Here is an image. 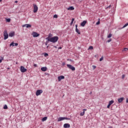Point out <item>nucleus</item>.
I'll use <instances>...</instances> for the list:
<instances>
[{
  "label": "nucleus",
  "instance_id": "1",
  "mask_svg": "<svg viewBox=\"0 0 128 128\" xmlns=\"http://www.w3.org/2000/svg\"><path fill=\"white\" fill-rule=\"evenodd\" d=\"M52 36V34H49L48 36V38H49L48 40L50 41V42H53L54 44V42H56L58 40V36H54V37L50 38Z\"/></svg>",
  "mask_w": 128,
  "mask_h": 128
},
{
  "label": "nucleus",
  "instance_id": "2",
  "mask_svg": "<svg viewBox=\"0 0 128 128\" xmlns=\"http://www.w3.org/2000/svg\"><path fill=\"white\" fill-rule=\"evenodd\" d=\"M4 40H8V31L6 30H5L4 32Z\"/></svg>",
  "mask_w": 128,
  "mask_h": 128
},
{
  "label": "nucleus",
  "instance_id": "3",
  "mask_svg": "<svg viewBox=\"0 0 128 128\" xmlns=\"http://www.w3.org/2000/svg\"><path fill=\"white\" fill-rule=\"evenodd\" d=\"M33 6H34V12L36 13V12H38V6H36V4H33Z\"/></svg>",
  "mask_w": 128,
  "mask_h": 128
},
{
  "label": "nucleus",
  "instance_id": "4",
  "mask_svg": "<svg viewBox=\"0 0 128 128\" xmlns=\"http://www.w3.org/2000/svg\"><path fill=\"white\" fill-rule=\"evenodd\" d=\"M67 67L72 71L76 70V68L70 64H67Z\"/></svg>",
  "mask_w": 128,
  "mask_h": 128
},
{
  "label": "nucleus",
  "instance_id": "5",
  "mask_svg": "<svg viewBox=\"0 0 128 128\" xmlns=\"http://www.w3.org/2000/svg\"><path fill=\"white\" fill-rule=\"evenodd\" d=\"M20 70L21 72H26L27 70L26 68H24V66H21L20 67Z\"/></svg>",
  "mask_w": 128,
  "mask_h": 128
},
{
  "label": "nucleus",
  "instance_id": "6",
  "mask_svg": "<svg viewBox=\"0 0 128 128\" xmlns=\"http://www.w3.org/2000/svg\"><path fill=\"white\" fill-rule=\"evenodd\" d=\"M42 94V90H38L36 92V96H40V94Z\"/></svg>",
  "mask_w": 128,
  "mask_h": 128
},
{
  "label": "nucleus",
  "instance_id": "7",
  "mask_svg": "<svg viewBox=\"0 0 128 128\" xmlns=\"http://www.w3.org/2000/svg\"><path fill=\"white\" fill-rule=\"evenodd\" d=\"M32 36L34 38H38V36H40V34H38L36 32H33Z\"/></svg>",
  "mask_w": 128,
  "mask_h": 128
},
{
  "label": "nucleus",
  "instance_id": "8",
  "mask_svg": "<svg viewBox=\"0 0 128 128\" xmlns=\"http://www.w3.org/2000/svg\"><path fill=\"white\" fill-rule=\"evenodd\" d=\"M18 46V43H14V42H12L11 44H10V46Z\"/></svg>",
  "mask_w": 128,
  "mask_h": 128
},
{
  "label": "nucleus",
  "instance_id": "9",
  "mask_svg": "<svg viewBox=\"0 0 128 128\" xmlns=\"http://www.w3.org/2000/svg\"><path fill=\"white\" fill-rule=\"evenodd\" d=\"M62 80H64V76H58V82H60Z\"/></svg>",
  "mask_w": 128,
  "mask_h": 128
},
{
  "label": "nucleus",
  "instance_id": "10",
  "mask_svg": "<svg viewBox=\"0 0 128 128\" xmlns=\"http://www.w3.org/2000/svg\"><path fill=\"white\" fill-rule=\"evenodd\" d=\"M25 26L27 28H32V25L30 24H24L22 25L23 28H24Z\"/></svg>",
  "mask_w": 128,
  "mask_h": 128
},
{
  "label": "nucleus",
  "instance_id": "11",
  "mask_svg": "<svg viewBox=\"0 0 128 128\" xmlns=\"http://www.w3.org/2000/svg\"><path fill=\"white\" fill-rule=\"evenodd\" d=\"M8 36L10 38H12V36H14V32H10L8 34Z\"/></svg>",
  "mask_w": 128,
  "mask_h": 128
},
{
  "label": "nucleus",
  "instance_id": "12",
  "mask_svg": "<svg viewBox=\"0 0 128 128\" xmlns=\"http://www.w3.org/2000/svg\"><path fill=\"white\" fill-rule=\"evenodd\" d=\"M46 42L45 44L46 46H48V43L50 42V40H50V37L46 38Z\"/></svg>",
  "mask_w": 128,
  "mask_h": 128
},
{
  "label": "nucleus",
  "instance_id": "13",
  "mask_svg": "<svg viewBox=\"0 0 128 128\" xmlns=\"http://www.w3.org/2000/svg\"><path fill=\"white\" fill-rule=\"evenodd\" d=\"M66 120V117H60L58 118V122H62V120Z\"/></svg>",
  "mask_w": 128,
  "mask_h": 128
},
{
  "label": "nucleus",
  "instance_id": "14",
  "mask_svg": "<svg viewBox=\"0 0 128 128\" xmlns=\"http://www.w3.org/2000/svg\"><path fill=\"white\" fill-rule=\"evenodd\" d=\"M64 128H70V125L68 124H64Z\"/></svg>",
  "mask_w": 128,
  "mask_h": 128
},
{
  "label": "nucleus",
  "instance_id": "15",
  "mask_svg": "<svg viewBox=\"0 0 128 128\" xmlns=\"http://www.w3.org/2000/svg\"><path fill=\"white\" fill-rule=\"evenodd\" d=\"M86 24V20H84L82 22L80 23L81 26H84Z\"/></svg>",
  "mask_w": 128,
  "mask_h": 128
},
{
  "label": "nucleus",
  "instance_id": "16",
  "mask_svg": "<svg viewBox=\"0 0 128 128\" xmlns=\"http://www.w3.org/2000/svg\"><path fill=\"white\" fill-rule=\"evenodd\" d=\"M124 100V97L119 98L118 99V102H119V103L122 102V101Z\"/></svg>",
  "mask_w": 128,
  "mask_h": 128
},
{
  "label": "nucleus",
  "instance_id": "17",
  "mask_svg": "<svg viewBox=\"0 0 128 128\" xmlns=\"http://www.w3.org/2000/svg\"><path fill=\"white\" fill-rule=\"evenodd\" d=\"M68 10H74V8L72 6H70L67 8Z\"/></svg>",
  "mask_w": 128,
  "mask_h": 128
},
{
  "label": "nucleus",
  "instance_id": "18",
  "mask_svg": "<svg viewBox=\"0 0 128 128\" xmlns=\"http://www.w3.org/2000/svg\"><path fill=\"white\" fill-rule=\"evenodd\" d=\"M46 70H48V68L46 67H42L41 68V70H42V72H46Z\"/></svg>",
  "mask_w": 128,
  "mask_h": 128
},
{
  "label": "nucleus",
  "instance_id": "19",
  "mask_svg": "<svg viewBox=\"0 0 128 128\" xmlns=\"http://www.w3.org/2000/svg\"><path fill=\"white\" fill-rule=\"evenodd\" d=\"M76 32H77V34H80V31L78 28H76Z\"/></svg>",
  "mask_w": 128,
  "mask_h": 128
},
{
  "label": "nucleus",
  "instance_id": "20",
  "mask_svg": "<svg viewBox=\"0 0 128 128\" xmlns=\"http://www.w3.org/2000/svg\"><path fill=\"white\" fill-rule=\"evenodd\" d=\"M74 18H72V22L70 23V26H72V24H74Z\"/></svg>",
  "mask_w": 128,
  "mask_h": 128
},
{
  "label": "nucleus",
  "instance_id": "21",
  "mask_svg": "<svg viewBox=\"0 0 128 128\" xmlns=\"http://www.w3.org/2000/svg\"><path fill=\"white\" fill-rule=\"evenodd\" d=\"M114 100H110L108 104H110V106H112V104H114Z\"/></svg>",
  "mask_w": 128,
  "mask_h": 128
},
{
  "label": "nucleus",
  "instance_id": "22",
  "mask_svg": "<svg viewBox=\"0 0 128 128\" xmlns=\"http://www.w3.org/2000/svg\"><path fill=\"white\" fill-rule=\"evenodd\" d=\"M84 112H85L84 111H83L82 112H81L80 113V116H84Z\"/></svg>",
  "mask_w": 128,
  "mask_h": 128
},
{
  "label": "nucleus",
  "instance_id": "23",
  "mask_svg": "<svg viewBox=\"0 0 128 128\" xmlns=\"http://www.w3.org/2000/svg\"><path fill=\"white\" fill-rule=\"evenodd\" d=\"M46 120H48V117L45 116L42 118V122H44Z\"/></svg>",
  "mask_w": 128,
  "mask_h": 128
},
{
  "label": "nucleus",
  "instance_id": "24",
  "mask_svg": "<svg viewBox=\"0 0 128 128\" xmlns=\"http://www.w3.org/2000/svg\"><path fill=\"white\" fill-rule=\"evenodd\" d=\"M128 26V23L126 24L122 28H126V26Z\"/></svg>",
  "mask_w": 128,
  "mask_h": 128
},
{
  "label": "nucleus",
  "instance_id": "25",
  "mask_svg": "<svg viewBox=\"0 0 128 128\" xmlns=\"http://www.w3.org/2000/svg\"><path fill=\"white\" fill-rule=\"evenodd\" d=\"M44 56H45V58H46V56H48V54L46 52L44 53Z\"/></svg>",
  "mask_w": 128,
  "mask_h": 128
},
{
  "label": "nucleus",
  "instance_id": "26",
  "mask_svg": "<svg viewBox=\"0 0 128 128\" xmlns=\"http://www.w3.org/2000/svg\"><path fill=\"white\" fill-rule=\"evenodd\" d=\"M4 110H7L8 109V106L6 104H5L4 106Z\"/></svg>",
  "mask_w": 128,
  "mask_h": 128
},
{
  "label": "nucleus",
  "instance_id": "27",
  "mask_svg": "<svg viewBox=\"0 0 128 128\" xmlns=\"http://www.w3.org/2000/svg\"><path fill=\"white\" fill-rule=\"evenodd\" d=\"M6 22H10V18H6Z\"/></svg>",
  "mask_w": 128,
  "mask_h": 128
},
{
  "label": "nucleus",
  "instance_id": "28",
  "mask_svg": "<svg viewBox=\"0 0 128 128\" xmlns=\"http://www.w3.org/2000/svg\"><path fill=\"white\" fill-rule=\"evenodd\" d=\"M112 34H110L108 35V38H112Z\"/></svg>",
  "mask_w": 128,
  "mask_h": 128
},
{
  "label": "nucleus",
  "instance_id": "29",
  "mask_svg": "<svg viewBox=\"0 0 128 128\" xmlns=\"http://www.w3.org/2000/svg\"><path fill=\"white\" fill-rule=\"evenodd\" d=\"M88 50H94V47L92 46H90Z\"/></svg>",
  "mask_w": 128,
  "mask_h": 128
},
{
  "label": "nucleus",
  "instance_id": "30",
  "mask_svg": "<svg viewBox=\"0 0 128 128\" xmlns=\"http://www.w3.org/2000/svg\"><path fill=\"white\" fill-rule=\"evenodd\" d=\"M128 48H124L123 50V52H126V50H128Z\"/></svg>",
  "mask_w": 128,
  "mask_h": 128
},
{
  "label": "nucleus",
  "instance_id": "31",
  "mask_svg": "<svg viewBox=\"0 0 128 128\" xmlns=\"http://www.w3.org/2000/svg\"><path fill=\"white\" fill-rule=\"evenodd\" d=\"M100 24V22L98 21V22L96 23V24L98 26V25Z\"/></svg>",
  "mask_w": 128,
  "mask_h": 128
},
{
  "label": "nucleus",
  "instance_id": "32",
  "mask_svg": "<svg viewBox=\"0 0 128 128\" xmlns=\"http://www.w3.org/2000/svg\"><path fill=\"white\" fill-rule=\"evenodd\" d=\"M92 66L94 70H96V66Z\"/></svg>",
  "mask_w": 128,
  "mask_h": 128
},
{
  "label": "nucleus",
  "instance_id": "33",
  "mask_svg": "<svg viewBox=\"0 0 128 128\" xmlns=\"http://www.w3.org/2000/svg\"><path fill=\"white\" fill-rule=\"evenodd\" d=\"M104 60V57H102L101 58H100V62H102Z\"/></svg>",
  "mask_w": 128,
  "mask_h": 128
},
{
  "label": "nucleus",
  "instance_id": "34",
  "mask_svg": "<svg viewBox=\"0 0 128 128\" xmlns=\"http://www.w3.org/2000/svg\"><path fill=\"white\" fill-rule=\"evenodd\" d=\"M65 120H70V118H68L65 117Z\"/></svg>",
  "mask_w": 128,
  "mask_h": 128
},
{
  "label": "nucleus",
  "instance_id": "35",
  "mask_svg": "<svg viewBox=\"0 0 128 128\" xmlns=\"http://www.w3.org/2000/svg\"><path fill=\"white\" fill-rule=\"evenodd\" d=\"M54 18H58V15L54 14Z\"/></svg>",
  "mask_w": 128,
  "mask_h": 128
},
{
  "label": "nucleus",
  "instance_id": "36",
  "mask_svg": "<svg viewBox=\"0 0 128 128\" xmlns=\"http://www.w3.org/2000/svg\"><path fill=\"white\" fill-rule=\"evenodd\" d=\"M112 42V38H110L108 40V42Z\"/></svg>",
  "mask_w": 128,
  "mask_h": 128
},
{
  "label": "nucleus",
  "instance_id": "37",
  "mask_svg": "<svg viewBox=\"0 0 128 128\" xmlns=\"http://www.w3.org/2000/svg\"><path fill=\"white\" fill-rule=\"evenodd\" d=\"M34 68H36L38 66V64H34Z\"/></svg>",
  "mask_w": 128,
  "mask_h": 128
},
{
  "label": "nucleus",
  "instance_id": "38",
  "mask_svg": "<svg viewBox=\"0 0 128 128\" xmlns=\"http://www.w3.org/2000/svg\"><path fill=\"white\" fill-rule=\"evenodd\" d=\"M110 104H108V105L107 106V108H110Z\"/></svg>",
  "mask_w": 128,
  "mask_h": 128
},
{
  "label": "nucleus",
  "instance_id": "39",
  "mask_svg": "<svg viewBox=\"0 0 128 128\" xmlns=\"http://www.w3.org/2000/svg\"><path fill=\"white\" fill-rule=\"evenodd\" d=\"M3 60H4L3 58H2L1 59H0V62H2Z\"/></svg>",
  "mask_w": 128,
  "mask_h": 128
},
{
  "label": "nucleus",
  "instance_id": "40",
  "mask_svg": "<svg viewBox=\"0 0 128 128\" xmlns=\"http://www.w3.org/2000/svg\"><path fill=\"white\" fill-rule=\"evenodd\" d=\"M125 76H124V74H122V78H124Z\"/></svg>",
  "mask_w": 128,
  "mask_h": 128
},
{
  "label": "nucleus",
  "instance_id": "41",
  "mask_svg": "<svg viewBox=\"0 0 128 128\" xmlns=\"http://www.w3.org/2000/svg\"><path fill=\"white\" fill-rule=\"evenodd\" d=\"M62 46H60L58 48V50H62Z\"/></svg>",
  "mask_w": 128,
  "mask_h": 128
},
{
  "label": "nucleus",
  "instance_id": "42",
  "mask_svg": "<svg viewBox=\"0 0 128 128\" xmlns=\"http://www.w3.org/2000/svg\"><path fill=\"white\" fill-rule=\"evenodd\" d=\"M65 65H66V63L64 62H63L62 63V66H65Z\"/></svg>",
  "mask_w": 128,
  "mask_h": 128
},
{
  "label": "nucleus",
  "instance_id": "43",
  "mask_svg": "<svg viewBox=\"0 0 128 128\" xmlns=\"http://www.w3.org/2000/svg\"><path fill=\"white\" fill-rule=\"evenodd\" d=\"M126 102L127 104H128V98H126Z\"/></svg>",
  "mask_w": 128,
  "mask_h": 128
},
{
  "label": "nucleus",
  "instance_id": "44",
  "mask_svg": "<svg viewBox=\"0 0 128 128\" xmlns=\"http://www.w3.org/2000/svg\"><path fill=\"white\" fill-rule=\"evenodd\" d=\"M86 111V109H83V112H84Z\"/></svg>",
  "mask_w": 128,
  "mask_h": 128
},
{
  "label": "nucleus",
  "instance_id": "45",
  "mask_svg": "<svg viewBox=\"0 0 128 128\" xmlns=\"http://www.w3.org/2000/svg\"><path fill=\"white\" fill-rule=\"evenodd\" d=\"M110 5L107 7V8H110Z\"/></svg>",
  "mask_w": 128,
  "mask_h": 128
},
{
  "label": "nucleus",
  "instance_id": "46",
  "mask_svg": "<svg viewBox=\"0 0 128 128\" xmlns=\"http://www.w3.org/2000/svg\"><path fill=\"white\" fill-rule=\"evenodd\" d=\"M75 26H76V28H78V24H76Z\"/></svg>",
  "mask_w": 128,
  "mask_h": 128
},
{
  "label": "nucleus",
  "instance_id": "47",
  "mask_svg": "<svg viewBox=\"0 0 128 128\" xmlns=\"http://www.w3.org/2000/svg\"><path fill=\"white\" fill-rule=\"evenodd\" d=\"M54 48H58V47L56 46H53Z\"/></svg>",
  "mask_w": 128,
  "mask_h": 128
},
{
  "label": "nucleus",
  "instance_id": "48",
  "mask_svg": "<svg viewBox=\"0 0 128 128\" xmlns=\"http://www.w3.org/2000/svg\"><path fill=\"white\" fill-rule=\"evenodd\" d=\"M70 62H74V60H72V59H70Z\"/></svg>",
  "mask_w": 128,
  "mask_h": 128
},
{
  "label": "nucleus",
  "instance_id": "49",
  "mask_svg": "<svg viewBox=\"0 0 128 128\" xmlns=\"http://www.w3.org/2000/svg\"><path fill=\"white\" fill-rule=\"evenodd\" d=\"M92 94V92H90V94Z\"/></svg>",
  "mask_w": 128,
  "mask_h": 128
},
{
  "label": "nucleus",
  "instance_id": "50",
  "mask_svg": "<svg viewBox=\"0 0 128 128\" xmlns=\"http://www.w3.org/2000/svg\"><path fill=\"white\" fill-rule=\"evenodd\" d=\"M16 4L18 3V1H15Z\"/></svg>",
  "mask_w": 128,
  "mask_h": 128
},
{
  "label": "nucleus",
  "instance_id": "51",
  "mask_svg": "<svg viewBox=\"0 0 128 128\" xmlns=\"http://www.w3.org/2000/svg\"><path fill=\"white\" fill-rule=\"evenodd\" d=\"M46 48H48V46H46Z\"/></svg>",
  "mask_w": 128,
  "mask_h": 128
},
{
  "label": "nucleus",
  "instance_id": "52",
  "mask_svg": "<svg viewBox=\"0 0 128 128\" xmlns=\"http://www.w3.org/2000/svg\"><path fill=\"white\" fill-rule=\"evenodd\" d=\"M2 2V0H0V2Z\"/></svg>",
  "mask_w": 128,
  "mask_h": 128
},
{
  "label": "nucleus",
  "instance_id": "53",
  "mask_svg": "<svg viewBox=\"0 0 128 128\" xmlns=\"http://www.w3.org/2000/svg\"><path fill=\"white\" fill-rule=\"evenodd\" d=\"M8 70H10V68H8Z\"/></svg>",
  "mask_w": 128,
  "mask_h": 128
},
{
  "label": "nucleus",
  "instance_id": "54",
  "mask_svg": "<svg viewBox=\"0 0 128 128\" xmlns=\"http://www.w3.org/2000/svg\"><path fill=\"white\" fill-rule=\"evenodd\" d=\"M64 94L63 95V96H62V97L64 98Z\"/></svg>",
  "mask_w": 128,
  "mask_h": 128
},
{
  "label": "nucleus",
  "instance_id": "55",
  "mask_svg": "<svg viewBox=\"0 0 128 128\" xmlns=\"http://www.w3.org/2000/svg\"><path fill=\"white\" fill-rule=\"evenodd\" d=\"M70 60V59H68V60Z\"/></svg>",
  "mask_w": 128,
  "mask_h": 128
},
{
  "label": "nucleus",
  "instance_id": "56",
  "mask_svg": "<svg viewBox=\"0 0 128 128\" xmlns=\"http://www.w3.org/2000/svg\"><path fill=\"white\" fill-rule=\"evenodd\" d=\"M16 64H18V62H16Z\"/></svg>",
  "mask_w": 128,
  "mask_h": 128
}]
</instances>
